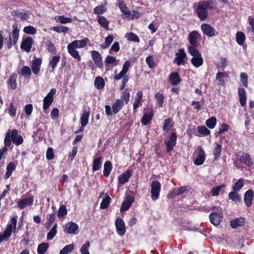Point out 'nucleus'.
Instances as JSON below:
<instances>
[{
    "label": "nucleus",
    "instance_id": "nucleus-1",
    "mask_svg": "<svg viewBox=\"0 0 254 254\" xmlns=\"http://www.w3.org/2000/svg\"><path fill=\"white\" fill-rule=\"evenodd\" d=\"M88 42H89V39L88 38L80 40H74L67 45V52L71 57L77 60L78 62H80L81 58L78 51L76 49L85 48Z\"/></svg>",
    "mask_w": 254,
    "mask_h": 254
},
{
    "label": "nucleus",
    "instance_id": "nucleus-2",
    "mask_svg": "<svg viewBox=\"0 0 254 254\" xmlns=\"http://www.w3.org/2000/svg\"><path fill=\"white\" fill-rule=\"evenodd\" d=\"M211 209L214 212L209 214L210 221L214 225L218 226L223 220L222 208L220 206H214L211 208Z\"/></svg>",
    "mask_w": 254,
    "mask_h": 254
},
{
    "label": "nucleus",
    "instance_id": "nucleus-3",
    "mask_svg": "<svg viewBox=\"0 0 254 254\" xmlns=\"http://www.w3.org/2000/svg\"><path fill=\"white\" fill-rule=\"evenodd\" d=\"M17 216H14L11 218L10 222L7 224L6 229L3 234H0V243L3 240L9 238L12 232H15L17 225Z\"/></svg>",
    "mask_w": 254,
    "mask_h": 254
},
{
    "label": "nucleus",
    "instance_id": "nucleus-4",
    "mask_svg": "<svg viewBox=\"0 0 254 254\" xmlns=\"http://www.w3.org/2000/svg\"><path fill=\"white\" fill-rule=\"evenodd\" d=\"M201 36L197 31H192L189 34L188 40L190 45L188 46V50L190 51V50H197L199 42L201 40Z\"/></svg>",
    "mask_w": 254,
    "mask_h": 254
},
{
    "label": "nucleus",
    "instance_id": "nucleus-5",
    "mask_svg": "<svg viewBox=\"0 0 254 254\" xmlns=\"http://www.w3.org/2000/svg\"><path fill=\"white\" fill-rule=\"evenodd\" d=\"M12 31L9 34L8 40L6 43L8 49L16 45L19 37V30L17 28L16 24L12 25Z\"/></svg>",
    "mask_w": 254,
    "mask_h": 254
},
{
    "label": "nucleus",
    "instance_id": "nucleus-6",
    "mask_svg": "<svg viewBox=\"0 0 254 254\" xmlns=\"http://www.w3.org/2000/svg\"><path fill=\"white\" fill-rule=\"evenodd\" d=\"M57 90L55 88H52L47 95L44 98L43 108L44 112L46 114L48 113V109L50 105L53 103L54 100V95L56 94Z\"/></svg>",
    "mask_w": 254,
    "mask_h": 254
},
{
    "label": "nucleus",
    "instance_id": "nucleus-7",
    "mask_svg": "<svg viewBox=\"0 0 254 254\" xmlns=\"http://www.w3.org/2000/svg\"><path fill=\"white\" fill-rule=\"evenodd\" d=\"M189 53L193 57L190 61L194 67H198L203 64V60L201 54L198 50L192 49L190 50V51H189Z\"/></svg>",
    "mask_w": 254,
    "mask_h": 254
},
{
    "label": "nucleus",
    "instance_id": "nucleus-8",
    "mask_svg": "<svg viewBox=\"0 0 254 254\" xmlns=\"http://www.w3.org/2000/svg\"><path fill=\"white\" fill-rule=\"evenodd\" d=\"M207 7L202 3H198L195 9L196 15L201 21L205 20L208 16Z\"/></svg>",
    "mask_w": 254,
    "mask_h": 254
},
{
    "label": "nucleus",
    "instance_id": "nucleus-9",
    "mask_svg": "<svg viewBox=\"0 0 254 254\" xmlns=\"http://www.w3.org/2000/svg\"><path fill=\"white\" fill-rule=\"evenodd\" d=\"M161 190V184L157 181H153L151 184V198L155 201L159 197Z\"/></svg>",
    "mask_w": 254,
    "mask_h": 254
},
{
    "label": "nucleus",
    "instance_id": "nucleus-10",
    "mask_svg": "<svg viewBox=\"0 0 254 254\" xmlns=\"http://www.w3.org/2000/svg\"><path fill=\"white\" fill-rule=\"evenodd\" d=\"M34 197L33 196L22 197L17 201V207L20 209H23L27 206L32 205Z\"/></svg>",
    "mask_w": 254,
    "mask_h": 254
},
{
    "label": "nucleus",
    "instance_id": "nucleus-11",
    "mask_svg": "<svg viewBox=\"0 0 254 254\" xmlns=\"http://www.w3.org/2000/svg\"><path fill=\"white\" fill-rule=\"evenodd\" d=\"M64 232L68 234L76 235L78 232V226L73 222H68L64 227Z\"/></svg>",
    "mask_w": 254,
    "mask_h": 254
},
{
    "label": "nucleus",
    "instance_id": "nucleus-12",
    "mask_svg": "<svg viewBox=\"0 0 254 254\" xmlns=\"http://www.w3.org/2000/svg\"><path fill=\"white\" fill-rule=\"evenodd\" d=\"M34 43V40L31 37H26L23 38L20 45V48L24 51L28 53L30 51Z\"/></svg>",
    "mask_w": 254,
    "mask_h": 254
},
{
    "label": "nucleus",
    "instance_id": "nucleus-13",
    "mask_svg": "<svg viewBox=\"0 0 254 254\" xmlns=\"http://www.w3.org/2000/svg\"><path fill=\"white\" fill-rule=\"evenodd\" d=\"M200 28L203 33L208 37H212L215 35V29L209 24H202Z\"/></svg>",
    "mask_w": 254,
    "mask_h": 254
},
{
    "label": "nucleus",
    "instance_id": "nucleus-14",
    "mask_svg": "<svg viewBox=\"0 0 254 254\" xmlns=\"http://www.w3.org/2000/svg\"><path fill=\"white\" fill-rule=\"evenodd\" d=\"M91 56L96 65L100 68H103V63L102 58L99 52L96 51H91Z\"/></svg>",
    "mask_w": 254,
    "mask_h": 254
},
{
    "label": "nucleus",
    "instance_id": "nucleus-15",
    "mask_svg": "<svg viewBox=\"0 0 254 254\" xmlns=\"http://www.w3.org/2000/svg\"><path fill=\"white\" fill-rule=\"evenodd\" d=\"M115 225L118 235L123 236L126 233V227L124 221L121 218L118 217L116 221Z\"/></svg>",
    "mask_w": 254,
    "mask_h": 254
},
{
    "label": "nucleus",
    "instance_id": "nucleus-16",
    "mask_svg": "<svg viewBox=\"0 0 254 254\" xmlns=\"http://www.w3.org/2000/svg\"><path fill=\"white\" fill-rule=\"evenodd\" d=\"M177 139V135L175 132H173L169 138V140L166 143L167 150L170 152L173 149L176 145Z\"/></svg>",
    "mask_w": 254,
    "mask_h": 254
},
{
    "label": "nucleus",
    "instance_id": "nucleus-17",
    "mask_svg": "<svg viewBox=\"0 0 254 254\" xmlns=\"http://www.w3.org/2000/svg\"><path fill=\"white\" fill-rule=\"evenodd\" d=\"M11 140L16 145H20L23 142V138L21 135H18V131L17 129H13L11 134Z\"/></svg>",
    "mask_w": 254,
    "mask_h": 254
},
{
    "label": "nucleus",
    "instance_id": "nucleus-18",
    "mask_svg": "<svg viewBox=\"0 0 254 254\" xmlns=\"http://www.w3.org/2000/svg\"><path fill=\"white\" fill-rule=\"evenodd\" d=\"M105 63L106 68L107 70L109 69L110 66L111 68H112L113 66H117L118 64V62L117 61L116 58L109 55L106 57Z\"/></svg>",
    "mask_w": 254,
    "mask_h": 254
},
{
    "label": "nucleus",
    "instance_id": "nucleus-19",
    "mask_svg": "<svg viewBox=\"0 0 254 254\" xmlns=\"http://www.w3.org/2000/svg\"><path fill=\"white\" fill-rule=\"evenodd\" d=\"M42 63V59L41 58H35L32 61L31 69L35 74H37L40 70V66Z\"/></svg>",
    "mask_w": 254,
    "mask_h": 254
},
{
    "label": "nucleus",
    "instance_id": "nucleus-20",
    "mask_svg": "<svg viewBox=\"0 0 254 254\" xmlns=\"http://www.w3.org/2000/svg\"><path fill=\"white\" fill-rule=\"evenodd\" d=\"M228 74L226 72H218L216 74V81L217 84L219 85L223 86L225 84V81Z\"/></svg>",
    "mask_w": 254,
    "mask_h": 254
},
{
    "label": "nucleus",
    "instance_id": "nucleus-21",
    "mask_svg": "<svg viewBox=\"0 0 254 254\" xmlns=\"http://www.w3.org/2000/svg\"><path fill=\"white\" fill-rule=\"evenodd\" d=\"M169 79L172 85H178L181 81V77L177 72H172L169 76Z\"/></svg>",
    "mask_w": 254,
    "mask_h": 254
},
{
    "label": "nucleus",
    "instance_id": "nucleus-22",
    "mask_svg": "<svg viewBox=\"0 0 254 254\" xmlns=\"http://www.w3.org/2000/svg\"><path fill=\"white\" fill-rule=\"evenodd\" d=\"M238 94L239 101L242 106H245L246 104L247 95L245 89L242 87L238 89Z\"/></svg>",
    "mask_w": 254,
    "mask_h": 254
},
{
    "label": "nucleus",
    "instance_id": "nucleus-23",
    "mask_svg": "<svg viewBox=\"0 0 254 254\" xmlns=\"http://www.w3.org/2000/svg\"><path fill=\"white\" fill-rule=\"evenodd\" d=\"M17 75L15 73H11L9 76L7 84L8 87L12 90L16 89L17 87Z\"/></svg>",
    "mask_w": 254,
    "mask_h": 254
},
{
    "label": "nucleus",
    "instance_id": "nucleus-24",
    "mask_svg": "<svg viewBox=\"0 0 254 254\" xmlns=\"http://www.w3.org/2000/svg\"><path fill=\"white\" fill-rule=\"evenodd\" d=\"M254 198V192L252 190H247L244 195V201L247 206L250 207L252 205Z\"/></svg>",
    "mask_w": 254,
    "mask_h": 254
},
{
    "label": "nucleus",
    "instance_id": "nucleus-25",
    "mask_svg": "<svg viewBox=\"0 0 254 254\" xmlns=\"http://www.w3.org/2000/svg\"><path fill=\"white\" fill-rule=\"evenodd\" d=\"M133 201L134 198L130 195H127L125 201L122 204V206L121 208V211H124L127 210L130 207Z\"/></svg>",
    "mask_w": 254,
    "mask_h": 254
},
{
    "label": "nucleus",
    "instance_id": "nucleus-26",
    "mask_svg": "<svg viewBox=\"0 0 254 254\" xmlns=\"http://www.w3.org/2000/svg\"><path fill=\"white\" fill-rule=\"evenodd\" d=\"M131 172L128 170L121 175L119 177V182L120 184L123 185L128 181L129 178L131 176Z\"/></svg>",
    "mask_w": 254,
    "mask_h": 254
},
{
    "label": "nucleus",
    "instance_id": "nucleus-27",
    "mask_svg": "<svg viewBox=\"0 0 254 254\" xmlns=\"http://www.w3.org/2000/svg\"><path fill=\"white\" fill-rule=\"evenodd\" d=\"M142 92L141 91H138L135 95V101L133 103V110L134 113L136 111V109L139 107V104L142 100Z\"/></svg>",
    "mask_w": 254,
    "mask_h": 254
},
{
    "label": "nucleus",
    "instance_id": "nucleus-28",
    "mask_svg": "<svg viewBox=\"0 0 254 254\" xmlns=\"http://www.w3.org/2000/svg\"><path fill=\"white\" fill-rule=\"evenodd\" d=\"M124 101L122 99H117L112 105L113 112L115 114L118 113L124 106Z\"/></svg>",
    "mask_w": 254,
    "mask_h": 254
},
{
    "label": "nucleus",
    "instance_id": "nucleus-29",
    "mask_svg": "<svg viewBox=\"0 0 254 254\" xmlns=\"http://www.w3.org/2000/svg\"><path fill=\"white\" fill-rule=\"evenodd\" d=\"M179 51V53H177L176 54L177 57L175 58V60L177 64L180 65L184 63V59L186 57V54L183 49H180Z\"/></svg>",
    "mask_w": 254,
    "mask_h": 254
},
{
    "label": "nucleus",
    "instance_id": "nucleus-30",
    "mask_svg": "<svg viewBox=\"0 0 254 254\" xmlns=\"http://www.w3.org/2000/svg\"><path fill=\"white\" fill-rule=\"evenodd\" d=\"M245 219L242 217L234 219L231 221L230 225L232 228L235 229L242 227L245 224Z\"/></svg>",
    "mask_w": 254,
    "mask_h": 254
},
{
    "label": "nucleus",
    "instance_id": "nucleus-31",
    "mask_svg": "<svg viewBox=\"0 0 254 254\" xmlns=\"http://www.w3.org/2000/svg\"><path fill=\"white\" fill-rule=\"evenodd\" d=\"M118 3L119 7L123 13L127 16L131 15V12L128 10V7L124 2L123 0H118Z\"/></svg>",
    "mask_w": 254,
    "mask_h": 254
},
{
    "label": "nucleus",
    "instance_id": "nucleus-32",
    "mask_svg": "<svg viewBox=\"0 0 254 254\" xmlns=\"http://www.w3.org/2000/svg\"><path fill=\"white\" fill-rule=\"evenodd\" d=\"M90 116V112L88 111H84L80 118V124L81 127H84L88 124L89 121V118Z\"/></svg>",
    "mask_w": 254,
    "mask_h": 254
},
{
    "label": "nucleus",
    "instance_id": "nucleus-33",
    "mask_svg": "<svg viewBox=\"0 0 254 254\" xmlns=\"http://www.w3.org/2000/svg\"><path fill=\"white\" fill-rule=\"evenodd\" d=\"M94 85L98 90L103 89L105 85L104 79L100 76L96 77L94 81Z\"/></svg>",
    "mask_w": 254,
    "mask_h": 254
},
{
    "label": "nucleus",
    "instance_id": "nucleus-34",
    "mask_svg": "<svg viewBox=\"0 0 254 254\" xmlns=\"http://www.w3.org/2000/svg\"><path fill=\"white\" fill-rule=\"evenodd\" d=\"M98 22L100 26L106 30H108L109 22L107 19L103 16H98Z\"/></svg>",
    "mask_w": 254,
    "mask_h": 254
},
{
    "label": "nucleus",
    "instance_id": "nucleus-35",
    "mask_svg": "<svg viewBox=\"0 0 254 254\" xmlns=\"http://www.w3.org/2000/svg\"><path fill=\"white\" fill-rule=\"evenodd\" d=\"M60 59V56H54L52 57V60L49 62V65L51 67L52 71L54 72L58 64L59 63Z\"/></svg>",
    "mask_w": 254,
    "mask_h": 254
},
{
    "label": "nucleus",
    "instance_id": "nucleus-36",
    "mask_svg": "<svg viewBox=\"0 0 254 254\" xmlns=\"http://www.w3.org/2000/svg\"><path fill=\"white\" fill-rule=\"evenodd\" d=\"M45 45L47 47V49L48 52L53 55H55L57 53L56 48L54 43L51 41V40H48L45 42Z\"/></svg>",
    "mask_w": 254,
    "mask_h": 254
},
{
    "label": "nucleus",
    "instance_id": "nucleus-37",
    "mask_svg": "<svg viewBox=\"0 0 254 254\" xmlns=\"http://www.w3.org/2000/svg\"><path fill=\"white\" fill-rule=\"evenodd\" d=\"M225 185H221L213 187L211 190V194L213 196H218L220 192L225 188Z\"/></svg>",
    "mask_w": 254,
    "mask_h": 254
},
{
    "label": "nucleus",
    "instance_id": "nucleus-38",
    "mask_svg": "<svg viewBox=\"0 0 254 254\" xmlns=\"http://www.w3.org/2000/svg\"><path fill=\"white\" fill-rule=\"evenodd\" d=\"M153 114L152 112L144 114L141 119V122L143 125H147L152 120Z\"/></svg>",
    "mask_w": 254,
    "mask_h": 254
},
{
    "label": "nucleus",
    "instance_id": "nucleus-39",
    "mask_svg": "<svg viewBox=\"0 0 254 254\" xmlns=\"http://www.w3.org/2000/svg\"><path fill=\"white\" fill-rule=\"evenodd\" d=\"M172 119L169 118L164 121L162 129L163 131H168L173 127V123Z\"/></svg>",
    "mask_w": 254,
    "mask_h": 254
},
{
    "label": "nucleus",
    "instance_id": "nucleus-40",
    "mask_svg": "<svg viewBox=\"0 0 254 254\" xmlns=\"http://www.w3.org/2000/svg\"><path fill=\"white\" fill-rule=\"evenodd\" d=\"M58 224L55 223L50 231L47 234V239L48 240H52L57 233Z\"/></svg>",
    "mask_w": 254,
    "mask_h": 254
},
{
    "label": "nucleus",
    "instance_id": "nucleus-41",
    "mask_svg": "<svg viewBox=\"0 0 254 254\" xmlns=\"http://www.w3.org/2000/svg\"><path fill=\"white\" fill-rule=\"evenodd\" d=\"M112 163L109 161H106L105 162V163L104 164V170H103L104 175L105 177H108L110 175V173L111 172V171L112 170Z\"/></svg>",
    "mask_w": 254,
    "mask_h": 254
},
{
    "label": "nucleus",
    "instance_id": "nucleus-42",
    "mask_svg": "<svg viewBox=\"0 0 254 254\" xmlns=\"http://www.w3.org/2000/svg\"><path fill=\"white\" fill-rule=\"evenodd\" d=\"M246 37L245 34L241 31L238 32L236 34V41L241 46L244 44Z\"/></svg>",
    "mask_w": 254,
    "mask_h": 254
},
{
    "label": "nucleus",
    "instance_id": "nucleus-43",
    "mask_svg": "<svg viewBox=\"0 0 254 254\" xmlns=\"http://www.w3.org/2000/svg\"><path fill=\"white\" fill-rule=\"evenodd\" d=\"M49 246V244L47 243H43L40 244L37 248V253L38 254H45Z\"/></svg>",
    "mask_w": 254,
    "mask_h": 254
},
{
    "label": "nucleus",
    "instance_id": "nucleus-44",
    "mask_svg": "<svg viewBox=\"0 0 254 254\" xmlns=\"http://www.w3.org/2000/svg\"><path fill=\"white\" fill-rule=\"evenodd\" d=\"M198 132L201 135L207 136L210 134V131L204 126H198L197 127Z\"/></svg>",
    "mask_w": 254,
    "mask_h": 254
},
{
    "label": "nucleus",
    "instance_id": "nucleus-45",
    "mask_svg": "<svg viewBox=\"0 0 254 254\" xmlns=\"http://www.w3.org/2000/svg\"><path fill=\"white\" fill-rule=\"evenodd\" d=\"M222 151V145L220 144H216V145L213 149V155L214 159L219 158L221 155Z\"/></svg>",
    "mask_w": 254,
    "mask_h": 254
},
{
    "label": "nucleus",
    "instance_id": "nucleus-46",
    "mask_svg": "<svg viewBox=\"0 0 254 254\" xmlns=\"http://www.w3.org/2000/svg\"><path fill=\"white\" fill-rule=\"evenodd\" d=\"M15 166L12 162H10L6 167L7 171L5 174V178L7 179L11 175L12 172L15 170Z\"/></svg>",
    "mask_w": 254,
    "mask_h": 254
},
{
    "label": "nucleus",
    "instance_id": "nucleus-47",
    "mask_svg": "<svg viewBox=\"0 0 254 254\" xmlns=\"http://www.w3.org/2000/svg\"><path fill=\"white\" fill-rule=\"evenodd\" d=\"M66 207L64 205H62L59 209L58 217L59 219H63L67 214Z\"/></svg>",
    "mask_w": 254,
    "mask_h": 254
},
{
    "label": "nucleus",
    "instance_id": "nucleus-48",
    "mask_svg": "<svg viewBox=\"0 0 254 254\" xmlns=\"http://www.w3.org/2000/svg\"><path fill=\"white\" fill-rule=\"evenodd\" d=\"M188 191V187L186 186L181 187L179 189H173L172 192V195H180Z\"/></svg>",
    "mask_w": 254,
    "mask_h": 254
},
{
    "label": "nucleus",
    "instance_id": "nucleus-49",
    "mask_svg": "<svg viewBox=\"0 0 254 254\" xmlns=\"http://www.w3.org/2000/svg\"><path fill=\"white\" fill-rule=\"evenodd\" d=\"M217 120L215 117H212L206 121V126L210 129H213L216 126Z\"/></svg>",
    "mask_w": 254,
    "mask_h": 254
},
{
    "label": "nucleus",
    "instance_id": "nucleus-50",
    "mask_svg": "<svg viewBox=\"0 0 254 254\" xmlns=\"http://www.w3.org/2000/svg\"><path fill=\"white\" fill-rule=\"evenodd\" d=\"M114 37L112 35H109L105 38V43L101 45V48L103 49L108 48L112 43Z\"/></svg>",
    "mask_w": 254,
    "mask_h": 254
},
{
    "label": "nucleus",
    "instance_id": "nucleus-51",
    "mask_svg": "<svg viewBox=\"0 0 254 254\" xmlns=\"http://www.w3.org/2000/svg\"><path fill=\"white\" fill-rule=\"evenodd\" d=\"M155 98L157 101V106L159 108L162 107L164 101V96L162 93H157L155 95Z\"/></svg>",
    "mask_w": 254,
    "mask_h": 254
},
{
    "label": "nucleus",
    "instance_id": "nucleus-52",
    "mask_svg": "<svg viewBox=\"0 0 254 254\" xmlns=\"http://www.w3.org/2000/svg\"><path fill=\"white\" fill-rule=\"evenodd\" d=\"M55 219L56 216L54 213L49 214L47 218V222L45 224V228L49 229L52 226Z\"/></svg>",
    "mask_w": 254,
    "mask_h": 254
},
{
    "label": "nucleus",
    "instance_id": "nucleus-53",
    "mask_svg": "<svg viewBox=\"0 0 254 254\" xmlns=\"http://www.w3.org/2000/svg\"><path fill=\"white\" fill-rule=\"evenodd\" d=\"M244 186V180L242 179H239L234 183L233 186V190L235 191H239Z\"/></svg>",
    "mask_w": 254,
    "mask_h": 254
},
{
    "label": "nucleus",
    "instance_id": "nucleus-54",
    "mask_svg": "<svg viewBox=\"0 0 254 254\" xmlns=\"http://www.w3.org/2000/svg\"><path fill=\"white\" fill-rule=\"evenodd\" d=\"M228 196L230 199L236 202L241 200L240 195L237 193V191H235L234 190L230 192Z\"/></svg>",
    "mask_w": 254,
    "mask_h": 254
},
{
    "label": "nucleus",
    "instance_id": "nucleus-55",
    "mask_svg": "<svg viewBox=\"0 0 254 254\" xmlns=\"http://www.w3.org/2000/svg\"><path fill=\"white\" fill-rule=\"evenodd\" d=\"M240 80L242 83V85L245 87H248V76L246 73L242 72L240 74Z\"/></svg>",
    "mask_w": 254,
    "mask_h": 254
},
{
    "label": "nucleus",
    "instance_id": "nucleus-56",
    "mask_svg": "<svg viewBox=\"0 0 254 254\" xmlns=\"http://www.w3.org/2000/svg\"><path fill=\"white\" fill-rule=\"evenodd\" d=\"M74 245L73 244L65 246L60 252V254H67L70 253L74 249Z\"/></svg>",
    "mask_w": 254,
    "mask_h": 254
},
{
    "label": "nucleus",
    "instance_id": "nucleus-57",
    "mask_svg": "<svg viewBox=\"0 0 254 254\" xmlns=\"http://www.w3.org/2000/svg\"><path fill=\"white\" fill-rule=\"evenodd\" d=\"M122 100L127 104L128 103L130 98V94L127 88H126L121 94Z\"/></svg>",
    "mask_w": 254,
    "mask_h": 254
},
{
    "label": "nucleus",
    "instance_id": "nucleus-58",
    "mask_svg": "<svg viewBox=\"0 0 254 254\" xmlns=\"http://www.w3.org/2000/svg\"><path fill=\"white\" fill-rule=\"evenodd\" d=\"M52 29L55 32L60 33H66L69 30V28L67 27L64 26H54L52 28Z\"/></svg>",
    "mask_w": 254,
    "mask_h": 254
},
{
    "label": "nucleus",
    "instance_id": "nucleus-59",
    "mask_svg": "<svg viewBox=\"0 0 254 254\" xmlns=\"http://www.w3.org/2000/svg\"><path fill=\"white\" fill-rule=\"evenodd\" d=\"M21 74L25 77H30L31 75V70L30 68L28 66H24L21 68Z\"/></svg>",
    "mask_w": 254,
    "mask_h": 254
},
{
    "label": "nucleus",
    "instance_id": "nucleus-60",
    "mask_svg": "<svg viewBox=\"0 0 254 254\" xmlns=\"http://www.w3.org/2000/svg\"><path fill=\"white\" fill-rule=\"evenodd\" d=\"M205 152L203 150L202 146H198L197 151L195 152L196 159H205Z\"/></svg>",
    "mask_w": 254,
    "mask_h": 254
},
{
    "label": "nucleus",
    "instance_id": "nucleus-61",
    "mask_svg": "<svg viewBox=\"0 0 254 254\" xmlns=\"http://www.w3.org/2000/svg\"><path fill=\"white\" fill-rule=\"evenodd\" d=\"M17 107L15 106L13 103H10L8 109V113L12 118L15 117L16 114Z\"/></svg>",
    "mask_w": 254,
    "mask_h": 254
},
{
    "label": "nucleus",
    "instance_id": "nucleus-62",
    "mask_svg": "<svg viewBox=\"0 0 254 254\" xmlns=\"http://www.w3.org/2000/svg\"><path fill=\"white\" fill-rule=\"evenodd\" d=\"M23 32L27 34L34 35L37 32V30L32 26H27L24 27Z\"/></svg>",
    "mask_w": 254,
    "mask_h": 254
},
{
    "label": "nucleus",
    "instance_id": "nucleus-63",
    "mask_svg": "<svg viewBox=\"0 0 254 254\" xmlns=\"http://www.w3.org/2000/svg\"><path fill=\"white\" fill-rule=\"evenodd\" d=\"M106 10L105 6L104 5L101 4L96 6L94 8V13L96 14H102L106 11Z\"/></svg>",
    "mask_w": 254,
    "mask_h": 254
},
{
    "label": "nucleus",
    "instance_id": "nucleus-64",
    "mask_svg": "<svg viewBox=\"0 0 254 254\" xmlns=\"http://www.w3.org/2000/svg\"><path fill=\"white\" fill-rule=\"evenodd\" d=\"M90 245V243L87 242L81 246L80 249V253L81 254H90L89 252Z\"/></svg>",
    "mask_w": 254,
    "mask_h": 254
}]
</instances>
